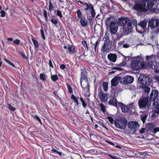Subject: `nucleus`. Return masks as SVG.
I'll return each instance as SVG.
<instances>
[{
    "label": "nucleus",
    "mask_w": 159,
    "mask_h": 159,
    "mask_svg": "<svg viewBox=\"0 0 159 159\" xmlns=\"http://www.w3.org/2000/svg\"><path fill=\"white\" fill-rule=\"evenodd\" d=\"M54 12L55 13H56V15L57 16L59 17H60V18H62V15L61 13V11L60 10H57V11H54Z\"/></svg>",
    "instance_id": "72a5a7b5"
},
{
    "label": "nucleus",
    "mask_w": 159,
    "mask_h": 159,
    "mask_svg": "<svg viewBox=\"0 0 159 159\" xmlns=\"http://www.w3.org/2000/svg\"><path fill=\"white\" fill-rule=\"evenodd\" d=\"M147 118V116L145 115L141 117V120L142 121L143 123H144L145 121V120Z\"/></svg>",
    "instance_id": "6e6d98bb"
},
{
    "label": "nucleus",
    "mask_w": 159,
    "mask_h": 159,
    "mask_svg": "<svg viewBox=\"0 0 159 159\" xmlns=\"http://www.w3.org/2000/svg\"><path fill=\"white\" fill-rule=\"evenodd\" d=\"M70 98L74 100L75 106H78L79 104V102L78 98H79L78 97L77 98H76L74 94H72L71 95Z\"/></svg>",
    "instance_id": "4be33fe9"
},
{
    "label": "nucleus",
    "mask_w": 159,
    "mask_h": 159,
    "mask_svg": "<svg viewBox=\"0 0 159 159\" xmlns=\"http://www.w3.org/2000/svg\"><path fill=\"white\" fill-rule=\"evenodd\" d=\"M32 41L33 43L34 48H37L39 47V45L37 40L33 38H32Z\"/></svg>",
    "instance_id": "cd10ccee"
},
{
    "label": "nucleus",
    "mask_w": 159,
    "mask_h": 159,
    "mask_svg": "<svg viewBox=\"0 0 159 159\" xmlns=\"http://www.w3.org/2000/svg\"><path fill=\"white\" fill-rule=\"evenodd\" d=\"M49 10L50 11H52L53 8V6L51 2V0H49Z\"/></svg>",
    "instance_id": "e433bc0d"
},
{
    "label": "nucleus",
    "mask_w": 159,
    "mask_h": 159,
    "mask_svg": "<svg viewBox=\"0 0 159 159\" xmlns=\"http://www.w3.org/2000/svg\"><path fill=\"white\" fill-rule=\"evenodd\" d=\"M142 88L144 90L146 93H149L150 90V88L145 85H143Z\"/></svg>",
    "instance_id": "393cba45"
},
{
    "label": "nucleus",
    "mask_w": 159,
    "mask_h": 159,
    "mask_svg": "<svg viewBox=\"0 0 159 159\" xmlns=\"http://www.w3.org/2000/svg\"><path fill=\"white\" fill-rule=\"evenodd\" d=\"M0 13L1 14V16L2 17H4L5 16L6 12L3 10H1L0 11Z\"/></svg>",
    "instance_id": "603ef678"
},
{
    "label": "nucleus",
    "mask_w": 159,
    "mask_h": 159,
    "mask_svg": "<svg viewBox=\"0 0 159 159\" xmlns=\"http://www.w3.org/2000/svg\"><path fill=\"white\" fill-rule=\"evenodd\" d=\"M139 25L142 28H144L146 26V23L144 21H142L139 23Z\"/></svg>",
    "instance_id": "ea45409f"
},
{
    "label": "nucleus",
    "mask_w": 159,
    "mask_h": 159,
    "mask_svg": "<svg viewBox=\"0 0 159 159\" xmlns=\"http://www.w3.org/2000/svg\"><path fill=\"white\" fill-rule=\"evenodd\" d=\"M66 68V66L65 65H64V64L61 65L60 66V68L62 70H64Z\"/></svg>",
    "instance_id": "e2e57ef3"
},
{
    "label": "nucleus",
    "mask_w": 159,
    "mask_h": 159,
    "mask_svg": "<svg viewBox=\"0 0 159 159\" xmlns=\"http://www.w3.org/2000/svg\"><path fill=\"white\" fill-rule=\"evenodd\" d=\"M80 101L82 103V106H83V107H84L85 108L86 106V104L82 97L80 95Z\"/></svg>",
    "instance_id": "f704fd0d"
},
{
    "label": "nucleus",
    "mask_w": 159,
    "mask_h": 159,
    "mask_svg": "<svg viewBox=\"0 0 159 159\" xmlns=\"http://www.w3.org/2000/svg\"><path fill=\"white\" fill-rule=\"evenodd\" d=\"M119 106L120 107L122 111L123 112L126 113L129 111L130 109V107L125 105L121 102H118Z\"/></svg>",
    "instance_id": "f3484780"
},
{
    "label": "nucleus",
    "mask_w": 159,
    "mask_h": 159,
    "mask_svg": "<svg viewBox=\"0 0 159 159\" xmlns=\"http://www.w3.org/2000/svg\"><path fill=\"white\" fill-rule=\"evenodd\" d=\"M100 106L101 107V110L103 112H104L106 110V109L105 108V106L102 103L100 104Z\"/></svg>",
    "instance_id": "c03bdc74"
},
{
    "label": "nucleus",
    "mask_w": 159,
    "mask_h": 159,
    "mask_svg": "<svg viewBox=\"0 0 159 159\" xmlns=\"http://www.w3.org/2000/svg\"><path fill=\"white\" fill-rule=\"evenodd\" d=\"M82 43L85 48V50L84 51V52L85 51L87 52L88 50V47L87 43V42L85 41H83L82 42Z\"/></svg>",
    "instance_id": "b1692460"
},
{
    "label": "nucleus",
    "mask_w": 159,
    "mask_h": 159,
    "mask_svg": "<svg viewBox=\"0 0 159 159\" xmlns=\"http://www.w3.org/2000/svg\"><path fill=\"white\" fill-rule=\"evenodd\" d=\"M13 43L16 45H18L20 44V41L19 39H16L13 41Z\"/></svg>",
    "instance_id": "5fc2aeb1"
},
{
    "label": "nucleus",
    "mask_w": 159,
    "mask_h": 159,
    "mask_svg": "<svg viewBox=\"0 0 159 159\" xmlns=\"http://www.w3.org/2000/svg\"><path fill=\"white\" fill-rule=\"evenodd\" d=\"M4 61L6 62H7L8 64L12 66V67L16 68V67L15 66V65H14V64L13 63L11 62L10 61H9L7 59L5 58Z\"/></svg>",
    "instance_id": "58836bf2"
},
{
    "label": "nucleus",
    "mask_w": 159,
    "mask_h": 159,
    "mask_svg": "<svg viewBox=\"0 0 159 159\" xmlns=\"http://www.w3.org/2000/svg\"><path fill=\"white\" fill-rule=\"evenodd\" d=\"M158 115H157V114L156 113H155L154 110H152V112L151 114V117L152 118L154 117H155L158 116Z\"/></svg>",
    "instance_id": "864d4df0"
},
{
    "label": "nucleus",
    "mask_w": 159,
    "mask_h": 159,
    "mask_svg": "<svg viewBox=\"0 0 159 159\" xmlns=\"http://www.w3.org/2000/svg\"><path fill=\"white\" fill-rule=\"evenodd\" d=\"M147 126L149 129L152 131L154 128V127H156L155 125L152 123H148L147 125Z\"/></svg>",
    "instance_id": "a878e982"
},
{
    "label": "nucleus",
    "mask_w": 159,
    "mask_h": 159,
    "mask_svg": "<svg viewBox=\"0 0 159 159\" xmlns=\"http://www.w3.org/2000/svg\"><path fill=\"white\" fill-rule=\"evenodd\" d=\"M147 0L143 1L141 3H137L135 4L134 6V9L138 11L141 12H144L147 11L145 7Z\"/></svg>",
    "instance_id": "0eeeda50"
},
{
    "label": "nucleus",
    "mask_w": 159,
    "mask_h": 159,
    "mask_svg": "<svg viewBox=\"0 0 159 159\" xmlns=\"http://www.w3.org/2000/svg\"><path fill=\"white\" fill-rule=\"evenodd\" d=\"M99 98L100 101L104 102H107L108 99V95L107 93H105L102 91H100L98 93Z\"/></svg>",
    "instance_id": "dca6fc26"
},
{
    "label": "nucleus",
    "mask_w": 159,
    "mask_h": 159,
    "mask_svg": "<svg viewBox=\"0 0 159 159\" xmlns=\"http://www.w3.org/2000/svg\"><path fill=\"white\" fill-rule=\"evenodd\" d=\"M145 129L144 128H142L141 130L139 131V133L142 134L145 132Z\"/></svg>",
    "instance_id": "052dcab7"
},
{
    "label": "nucleus",
    "mask_w": 159,
    "mask_h": 159,
    "mask_svg": "<svg viewBox=\"0 0 159 159\" xmlns=\"http://www.w3.org/2000/svg\"><path fill=\"white\" fill-rule=\"evenodd\" d=\"M139 59V57H136L134 58L133 60L131 61L130 66L132 68L137 69L140 68V66H139L140 62Z\"/></svg>",
    "instance_id": "9b49d317"
},
{
    "label": "nucleus",
    "mask_w": 159,
    "mask_h": 159,
    "mask_svg": "<svg viewBox=\"0 0 159 159\" xmlns=\"http://www.w3.org/2000/svg\"><path fill=\"white\" fill-rule=\"evenodd\" d=\"M105 41L102 48V50L103 52H109V49L108 48V46L111 44L109 37L107 36L105 37Z\"/></svg>",
    "instance_id": "9d476101"
},
{
    "label": "nucleus",
    "mask_w": 159,
    "mask_h": 159,
    "mask_svg": "<svg viewBox=\"0 0 159 159\" xmlns=\"http://www.w3.org/2000/svg\"><path fill=\"white\" fill-rule=\"evenodd\" d=\"M51 151L54 152H55L57 153L59 156H61L62 154V152H58L54 148H52L51 150Z\"/></svg>",
    "instance_id": "3c124183"
},
{
    "label": "nucleus",
    "mask_w": 159,
    "mask_h": 159,
    "mask_svg": "<svg viewBox=\"0 0 159 159\" xmlns=\"http://www.w3.org/2000/svg\"><path fill=\"white\" fill-rule=\"evenodd\" d=\"M49 65L50 67L53 68H54L52 62H54V61L52 59H50L48 60Z\"/></svg>",
    "instance_id": "49530a36"
},
{
    "label": "nucleus",
    "mask_w": 159,
    "mask_h": 159,
    "mask_svg": "<svg viewBox=\"0 0 159 159\" xmlns=\"http://www.w3.org/2000/svg\"><path fill=\"white\" fill-rule=\"evenodd\" d=\"M39 77L40 80L44 82L46 80L47 77L44 74L41 73L39 75Z\"/></svg>",
    "instance_id": "5701e85b"
},
{
    "label": "nucleus",
    "mask_w": 159,
    "mask_h": 159,
    "mask_svg": "<svg viewBox=\"0 0 159 159\" xmlns=\"http://www.w3.org/2000/svg\"><path fill=\"white\" fill-rule=\"evenodd\" d=\"M119 22L122 23L124 28H127L128 30H131L136 26L137 21L135 19L125 20L123 19H119Z\"/></svg>",
    "instance_id": "20e7f679"
},
{
    "label": "nucleus",
    "mask_w": 159,
    "mask_h": 159,
    "mask_svg": "<svg viewBox=\"0 0 159 159\" xmlns=\"http://www.w3.org/2000/svg\"><path fill=\"white\" fill-rule=\"evenodd\" d=\"M128 125L129 128L132 130H136L139 126V123L135 121L129 122Z\"/></svg>",
    "instance_id": "2eb2a0df"
},
{
    "label": "nucleus",
    "mask_w": 159,
    "mask_h": 159,
    "mask_svg": "<svg viewBox=\"0 0 159 159\" xmlns=\"http://www.w3.org/2000/svg\"><path fill=\"white\" fill-rule=\"evenodd\" d=\"M68 50L69 53L71 54L74 53L76 52L75 50V47L73 45L69 46Z\"/></svg>",
    "instance_id": "aec40b11"
},
{
    "label": "nucleus",
    "mask_w": 159,
    "mask_h": 159,
    "mask_svg": "<svg viewBox=\"0 0 159 159\" xmlns=\"http://www.w3.org/2000/svg\"><path fill=\"white\" fill-rule=\"evenodd\" d=\"M147 7L148 10L154 11L157 9H159V0H153L151 1H148Z\"/></svg>",
    "instance_id": "423d86ee"
},
{
    "label": "nucleus",
    "mask_w": 159,
    "mask_h": 159,
    "mask_svg": "<svg viewBox=\"0 0 159 159\" xmlns=\"http://www.w3.org/2000/svg\"><path fill=\"white\" fill-rule=\"evenodd\" d=\"M155 106V109L154 110V111L155 113H157V115H158L159 114V103L157 105H154Z\"/></svg>",
    "instance_id": "c85d7f7f"
},
{
    "label": "nucleus",
    "mask_w": 159,
    "mask_h": 159,
    "mask_svg": "<svg viewBox=\"0 0 159 159\" xmlns=\"http://www.w3.org/2000/svg\"><path fill=\"white\" fill-rule=\"evenodd\" d=\"M7 40L8 41H12L13 40V39L12 38H7Z\"/></svg>",
    "instance_id": "774afa93"
},
{
    "label": "nucleus",
    "mask_w": 159,
    "mask_h": 159,
    "mask_svg": "<svg viewBox=\"0 0 159 159\" xmlns=\"http://www.w3.org/2000/svg\"><path fill=\"white\" fill-rule=\"evenodd\" d=\"M116 19L113 16L109 17L106 19L105 24L110 28L111 33L115 34L117 31L116 22Z\"/></svg>",
    "instance_id": "7ed1b4c3"
},
{
    "label": "nucleus",
    "mask_w": 159,
    "mask_h": 159,
    "mask_svg": "<svg viewBox=\"0 0 159 159\" xmlns=\"http://www.w3.org/2000/svg\"><path fill=\"white\" fill-rule=\"evenodd\" d=\"M106 142L108 143L109 144L112 145L114 147L115 145V144H114V143L110 141H109L108 140H106Z\"/></svg>",
    "instance_id": "13d9d810"
},
{
    "label": "nucleus",
    "mask_w": 159,
    "mask_h": 159,
    "mask_svg": "<svg viewBox=\"0 0 159 159\" xmlns=\"http://www.w3.org/2000/svg\"><path fill=\"white\" fill-rule=\"evenodd\" d=\"M154 23V20H151L148 22V26L152 29L155 28Z\"/></svg>",
    "instance_id": "bb28decb"
},
{
    "label": "nucleus",
    "mask_w": 159,
    "mask_h": 159,
    "mask_svg": "<svg viewBox=\"0 0 159 159\" xmlns=\"http://www.w3.org/2000/svg\"><path fill=\"white\" fill-rule=\"evenodd\" d=\"M155 20L156 21L155 27H158L159 26V20Z\"/></svg>",
    "instance_id": "bf43d9fd"
},
{
    "label": "nucleus",
    "mask_w": 159,
    "mask_h": 159,
    "mask_svg": "<svg viewBox=\"0 0 159 159\" xmlns=\"http://www.w3.org/2000/svg\"><path fill=\"white\" fill-rule=\"evenodd\" d=\"M101 126L103 127L104 128L107 130H108V129L105 126V125L103 123H102L101 124Z\"/></svg>",
    "instance_id": "69168bd1"
},
{
    "label": "nucleus",
    "mask_w": 159,
    "mask_h": 159,
    "mask_svg": "<svg viewBox=\"0 0 159 159\" xmlns=\"http://www.w3.org/2000/svg\"><path fill=\"white\" fill-rule=\"evenodd\" d=\"M148 65L150 67L154 69L156 73H159V63L155 61L152 60L148 63Z\"/></svg>",
    "instance_id": "1a4fd4ad"
},
{
    "label": "nucleus",
    "mask_w": 159,
    "mask_h": 159,
    "mask_svg": "<svg viewBox=\"0 0 159 159\" xmlns=\"http://www.w3.org/2000/svg\"><path fill=\"white\" fill-rule=\"evenodd\" d=\"M107 57L109 60L114 62L116 61L117 56L115 53H110L108 55Z\"/></svg>",
    "instance_id": "a211bd4d"
},
{
    "label": "nucleus",
    "mask_w": 159,
    "mask_h": 159,
    "mask_svg": "<svg viewBox=\"0 0 159 159\" xmlns=\"http://www.w3.org/2000/svg\"><path fill=\"white\" fill-rule=\"evenodd\" d=\"M139 80L141 84L149 86L152 82V79L148 76L141 75L139 78Z\"/></svg>",
    "instance_id": "6e6552de"
},
{
    "label": "nucleus",
    "mask_w": 159,
    "mask_h": 159,
    "mask_svg": "<svg viewBox=\"0 0 159 159\" xmlns=\"http://www.w3.org/2000/svg\"><path fill=\"white\" fill-rule=\"evenodd\" d=\"M76 12L77 14V17L79 18H82V14L80 11L79 10H78L76 11Z\"/></svg>",
    "instance_id": "79ce46f5"
},
{
    "label": "nucleus",
    "mask_w": 159,
    "mask_h": 159,
    "mask_svg": "<svg viewBox=\"0 0 159 159\" xmlns=\"http://www.w3.org/2000/svg\"><path fill=\"white\" fill-rule=\"evenodd\" d=\"M43 15L45 18V20L47 22H48L49 20L48 18L47 12L44 9L43 10Z\"/></svg>",
    "instance_id": "473e14b6"
},
{
    "label": "nucleus",
    "mask_w": 159,
    "mask_h": 159,
    "mask_svg": "<svg viewBox=\"0 0 159 159\" xmlns=\"http://www.w3.org/2000/svg\"><path fill=\"white\" fill-rule=\"evenodd\" d=\"M119 77L116 76L113 78L111 81V84L112 86H116L119 83Z\"/></svg>",
    "instance_id": "6ab92c4d"
},
{
    "label": "nucleus",
    "mask_w": 159,
    "mask_h": 159,
    "mask_svg": "<svg viewBox=\"0 0 159 159\" xmlns=\"http://www.w3.org/2000/svg\"><path fill=\"white\" fill-rule=\"evenodd\" d=\"M114 147L120 149H121L122 148L119 145H116V146L115 145Z\"/></svg>",
    "instance_id": "338daca9"
},
{
    "label": "nucleus",
    "mask_w": 159,
    "mask_h": 159,
    "mask_svg": "<svg viewBox=\"0 0 159 159\" xmlns=\"http://www.w3.org/2000/svg\"><path fill=\"white\" fill-rule=\"evenodd\" d=\"M134 80L133 77L130 75H126L123 78V84H128L132 83Z\"/></svg>",
    "instance_id": "4468645a"
},
{
    "label": "nucleus",
    "mask_w": 159,
    "mask_h": 159,
    "mask_svg": "<svg viewBox=\"0 0 159 159\" xmlns=\"http://www.w3.org/2000/svg\"><path fill=\"white\" fill-rule=\"evenodd\" d=\"M31 116L32 117H33L34 118L37 120H38L39 122L42 125V121H41V120L40 119V118L37 115H31Z\"/></svg>",
    "instance_id": "c9c22d12"
},
{
    "label": "nucleus",
    "mask_w": 159,
    "mask_h": 159,
    "mask_svg": "<svg viewBox=\"0 0 159 159\" xmlns=\"http://www.w3.org/2000/svg\"><path fill=\"white\" fill-rule=\"evenodd\" d=\"M85 5H86V8H84L85 10H87L89 9L91 14V16L92 17L94 18L95 16L96 13L95 12L93 6L92 4H90L89 5L87 3H84Z\"/></svg>",
    "instance_id": "ddd939ff"
},
{
    "label": "nucleus",
    "mask_w": 159,
    "mask_h": 159,
    "mask_svg": "<svg viewBox=\"0 0 159 159\" xmlns=\"http://www.w3.org/2000/svg\"><path fill=\"white\" fill-rule=\"evenodd\" d=\"M152 58V56H147L146 57V60H149L151 59Z\"/></svg>",
    "instance_id": "0e129e2a"
},
{
    "label": "nucleus",
    "mask_w": 159,
    "mask_h": 159,
    "mask_svg": "<svg viewBox=\"0 0 159 159\" xmlns=\"http://www.w3.org/2000/svg\"><path fill=\"white\" fill-rule=\"evenodd\" d=\"M107 119L111 124H113L114 123L115 124V120H114L112 117L108 116L107 117Z\"/></svg>",
    "instance_id": "a19ab883"
},
{
    "label": "nucleus",
    "mask_w": 159,
    "mask_h": 159,
    "mask_svg": "<svg viewBox=\"0 0 159 159\" xmlns=\"http://www.w3.org/2000/svg\"><path fill=\"white\" fill-rule=\"evenodd\" d=\"M126 62L123 61L121 63L118 64H117L116 65V66L119 67H122L125 66L126 65Z\"/></svg>",
    "instance_id": "de8ad7c7"
},
{
    "label": "nucleus",
    "mask_w": 159,
    "mask_h": 159,
    "mask_svg": "<svg viewBox=\"0 0 159 159\" xmlns=\"http://www.w3.org/2000/svg\"><path fill=\"white\" fill-rule=\"evenodd\" d=\"M40 33L41 35V37L43 40L45 39V37L44 33L43 30V29H41Z\"/></svg>",
    "instance_id": "09e8293b"
},
{
    "label": "nucleus",
    "mask_w": 159,
    "mask_h": 159,
    "mask_svg": "<svg viewBox=\"0 0 159 159\" xmlns=\"http://www.w3.org/2000/svg\"><path fill=\"white\" fill-rule=\"evenodd\" d=\"M51 78L52 80L54 82L56 81L58 79V78L56 75H52Z\"/></svg>",
    "instance_id": "2f4dec72"
},
{
    "label": "nucleus",
    "mask_w": 159,
    "mask_h": 159,
    "mask_svg": "<svg viewBox=\"0 0 159 159\" xmlns=\"http://www.w3.org/2000/svg\"><path fill=\"white\" fill-rule=\"evenodd\" d=\"M159 132V128L154 127L152 132L154 134H156L157 132Z\"/></svg>",
    "instance_id": "a18cd8bd"
},
{
    "label": "nucleus",
    "mask_w": 159,
    "mask_h": 159,
    "mask_svg": "<svg viewBox=\"0 0 159 159\" xmlns=\"http://www.w3.org/2000/svg\"><path fill=\"white\" fill-rule=\"evenodd\" d=\"M51 21L56 27H57V24L59 23L57 20L53 18L51 19Z\"/></svg>",
    "instance_id": "4c0bfd02"
},
{
    "label": "nucleus",
    "mask_w": 159,
    "mask_h": 159,
    "mask_svg": "<svg viewBox=\"0 0 159 159\" xmlns=\"http://www.w3.org/2000/svg\"><path fill=\"white\" fill-rule=\"evenodd\" d=\"M158 91L157 90H152L150 95V97H146L140 98L138 101V105L140 108H144L147 107H149L151 106V101H153V105L155 104V99L158 96Z\"/></svg>",
    "instance_id": "f257e3e1"
},
{
    "label": "nucleus",
    "mask_w": 159,
    "mask_h": 159,
    "mask_svg": "<svg viewBox=\"0 0 159 159\" xmlns=\"http://www.w3.org/2000/svg\"><path fill=\"white\" fill-rule=\"evenodd\" d=\"M20 54L21 55V56L23 58L26 59L27 58V57H26L25 54L23 53V52H20Z\"/></svg>",
    "instance_id": "680f3d73"
},
{
    "label": "nucleus",
    "mask_w": 159,
    "mask_h": 159,
    "mask_svg": "<svg viewBox=\"0 0 159 159\" xmlns=\"http://www.w3.org/2000/svg\"><path fill=\"white\" fill-rule=\"evenodd\" d=\"M80 24L83 27L86 26L88 24L87 20L85 19V17H83L80 18Z\"/></svg>",
    "instance_id": "412c9836"
},
{
    "label": "nucleus",
    "mask_w": 159,
    "mask_h": 159,
    "mask_svg": "<svg viewBox=\"0 0 159 159\" xmlns=\"http://www.w3.org/2000/svg\"><path fill=\"white\" fill-rule=\"evenodd\" d=\"M99 44V42L98 40L94 44H93V45L94 46V49L95 52L98 50V45Z\"/></svg>",
    "instance_id": "7c9ffc66"
},
{
    "label": "nucleus",
    "mask_w": 159,
    "mask_h": 159,
    "mask_svg": "<svg viewBox=\"0 0 159 159\" xmlns=\"http://www.w3.org/2000/svg\"><path fill=\"white\" fill-rule=\"evenodd\" d=\"M84 52L83 53L82 55H80L79 56V58L80 59L83 60L84 58L85 55L84 54Z\"/></svg>",
    "instance_id": "4d7b16f0"
},
{
    "label": "nucleus",
    "mask_w": 159,
    "mask_h": 159,
    "mask_svg": "<svg viewBox=\"0 0 159 159\" xmlns=\"http://www.w3.org/2000/svg\"><path fill=\"white\" fill-rule=\"evenodd\" d=\"M118 102L115 97L111 96L109 98L108 104L109 105L114 106L117 108L119 106Z\"/></svg>",
    "instance_id": "f8f14e48"
},
{
    "label": "nucleus",
    "mask_w": 159,
    "mask_h": 159,
    "mask_svg": "<svg viewBox=\"0 0 159 159\" xmlns=\"http://www.w3.org/2000/svg\"><path fill=\"white\" fill-rule=\"evenodd\" d=\"M8 106V109L12 111H14L15 110V108L13 107H12L11 104H9Z\"/></svg>",
    "instance_id": "8fccbe9b"
},
{
    "label": "nucleus",
    "mask_w": 159,
    "mask_h": 159,
    "mask_svg": "<svg viewBox=\"0 0 159 159\" xmlns=\"http://www.w3.org/2000/svg\"><path fill=\"white\" fill-rule=\"evenodd\" d=\"M66 85L67 86L68 92L70 93H72L73 92V90L72 88L68 84H67Z\"/></svg>",
    "instance_id": "37998d69"
},
{
    "label": "nucleus",
    "mask_w": 159,
    "mask_h": 159,
    "mask_svg": "<svg viewBox=\"0 0 159 159\" xmlns=\"http://www.w3.org/2000/svg\"><path fill=\"white\" fill-rule=\"evenodd\" d=\"M128 121L125 118L121 117L115 120V125L119 129H126Z\"/></svg>",
    "instance_id": "39448f33"
},
{
    "label": "nucleus",
    "mask_w": 159,
    "mask_h": 159,
    "mask_svg": "<svg viewBox=\"0 0 159 159\" xmlns=\"http://www.w3.org/2000/svg\"><path fill=\"white\" fill-rule=\"evenodd\" d=\"M103 89L105 91H107L108 90V84L107 82H103L102 83Z\"/></svg>",
    "instance_id": "c756f323"
},
{
    "label": "nucleus",
    "mask_w": 159,
    "mask_h": 159,
    "mask_svg": "<svg viewBox=\"0 0 159 159\" xmlns=\"http://www.w3.org/2000/svg\"><path fill=\"white\" fill-rule=\"evenodd\" d=\"M80 83L81 87L83 89H87L88 91H89V84L87 79V73L84 68L83 69H81Z\"/></svg>",
    "instance_id": "f03ea898"
}]
</instances>
